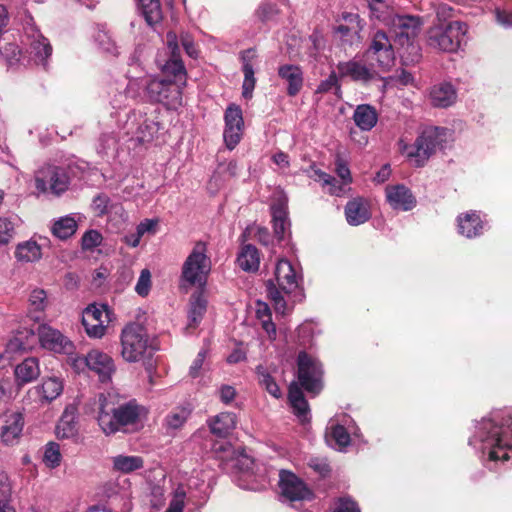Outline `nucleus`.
<instances>
[{
  "label": "nucleus",
  "mask_w": 512,
  "mask_h": 512,
  "mask_svg": "<svg viewBox=\"0 0 512 512\" xmlns=\"http://www.w3.org/2000/svg\"><path fill=\"white\" fill-rule=\"evenodd\" d=\"M435 11L439 23H446V20L450 19L453 15L452 7L447 4L437 5Z\"/></svg>",
  "instance_id": "nucleus-62"
},
{
  "label": "nucleus",
  "mask_w": 512,
  "mask_h": 512,
  "mask_svg": "<svg viewBox=\"0 0 512 512\" xmlns=\"http://www.w3.org/2000/svg\"><path fill=\"white\" fill-rule=\"evenodd\" d=\"M206 357V351L201 350L195 360L193 361L192 365L190 366L189 374L191 377L195 378L199 376L200 370L202 369L204 360Z\"/></svg>",
  "instance_id": "nucleus-61"
},
{
  "label": "nucleus",
  "mask_w": 512,
  "mask_h": 512,
  "mask_svg": "<svg viewBox=\"0 0 512 512\" xmlns=\"http://www.w3.org/2000/svg\"><path fill=\"white\" fill-rule=\"evenodd\" d=\"M445 131L444 128L427 127L419 134L413 145L400 140V149L414 166L422 167L444 141Z\"/></svg>",
  "instance_id": "nucleus-4"
},
{
  "label": "nucleus",
  "mask_w": 512,
  "mask_h": 512,
  "mask_svg": "<svg viewBox=\"0 0 512 512\" xmlns=\"http://www.w3.org/2000/svg\"><path fill=\"white\" fill-rule=\"evenodd\" d=\"M185 498V490L182 487H178L175 490L173 499L171 500L169 507L165 512H183Z\"/></svg>",
  "instance_id": "nucleus-57"
},
{
  "label": "nucleus",
  "mask_w": 512,
  "mask_h": 512,
  "mask_svg": "<svg viewBox=\"0 0 512 512\" xmlns=\"http://www.w3.org/2000/svg\"><path fill=\"white\" fill-rule=\"evenodd\" d=\"M77 433L75 409L73 407L66 408L56 427L57 437L60 439H70L75 437Z\"/></svg>",
  "instance_id": "nucleus-34"
},
{
  "label": "nucleus",
  "mask_w": 512,
  "mask_h": 512,
  "mask_svg": "<svg viewBox=\"0 0 512 512\" xmlns=\"http://www.w3.org/2000/svg\"><path fill=\"white\" fill-rule=\"evenodd\" d=\"M70 177L66 168L47 165L35 173V187L39 194L60 195L68 189Z\"/></svg>",
  "instance_id": "nucleus-8"
},
{
  "label": "nucleus",
  "mask_w": 512,
  "mask_h": 512,
  "mask_svg": "<svg viewBox=\"0 0 512 512\" xmlns=\"http://www.w3.org/2000/svg\"><path fill=\"white\" fill-rule=\"evenodd\" d=\"M29 305L32 311L42 312L47 306V296L43 289H34L29 297Z\"/></svg>",
  "instance_id": "nucleus-53"
},
{
  "label": "nucleus",
  "mask_w": 512,
  "mask_h": 512,
  "mask_svg": "<svg viewBox=\"0 0 512 512\" xmlns=\"http://www.w3.org/2000/svg\"><path fill=\"white\" fill-rule=\"evenodd\" d=\"M115 471L128 474L143 467L144 461L140 456L117 455L112 458Z\"/></svg>",
  "instance_id": "nucleus-42"
},
{
  "label": "nucleus",
  "mask_w": 512,
  "mask_h": 512,
  "mask_svg": "<svg viewBox=\"0 0 512 512\" xmlns=\"http://www.w3.org/2000/svg\"><path fill=\"white\" fill-rule=\"evenodd\" d=\"M335 165H336V173L339 176V178L341 179V182L344 185L348 186L352 181V177H351L350 169H349L347 163L344 161V159H342L340 156H338L336 158Z\"/></svg>",
  "instance_id": "nucleus-58"
},
{
  "label": "nucleus",
  "mask_w": 512,
  "mask_h": 512,
  "mask_svg": "<svg viewBox=\"0 0 512 512\" xmlns=\"http://www.w3.org/2000/svg\"><path fill=\"white\" fill-rule=\"evenodd\" d=\"M237 263L244 271H257L260 265V256L257 248L251 244L244 245L237 257Z\"/></svg>",
  "instance_id": "nucleus-36"
},
{
  "label": "nucleus",
  "mask_w": 512,
  "mask_h": 512,
  "mask_svg": "<svg viewBox=\"0 0 512 512\" xmlns=\"http://www.w3.org/2000/svg\"><path fill=\"white\" fill-rule=\"evenodd\" d=\"M256 372L259 384L265 388L270 395L275 398H279L281 396V390L267 369L260 365L257 367Z\"/></svg>",
  "instance_id": "nucleus-46"
},
{
  "label": "nucleus",
  "mask_w": 512,
  "mask_h": 512,
  "mask_svg": "<svg viewBox=\"0 0 512 512\" xmlns=\"http://www.w3.org/2000/svg\"><path fill=\"white\" fill-rule=\"evenodd\" d=\"M16 218L0 217V244H7L14 236Z\"/></svg>",
  "instance_id": "nucleus-51"
},
{
  "label": "nucleus",
  "mask_w": 512,
  "mask_h": 512,
  "mask_svg": "<svg viewBox=\"0 0 512 512\" xmlns=\"http://www.w3.org/2000/svg\"><path fill=\"white\" fill-rule=\"evenodd\" d=\"M429 97L433 106L446 108L455 103L457 93L451 84L440 83L431 88Z\"/></svg>",
  "instance_id": "nucleus-26"
},
{
  "label": "nucleus",
  "mask_w": 512,
  "mask_h": 512,
  "mask_svg": "<svg viewBox=\"0 0 512 512\" xmlns=\"http://www.w3.org/2000/svg\"><path fill=\"white\" fill-rule=\"evenodd\" d=\"M211 270V261L207 255V245L199 241L182 265L181 278L191 286H204Z\"/></svg>",
  "instance_id": "nucleus-6"
},
{
  "label": "nucleus",
  "mask_w": 512,
  "mask_h": 512,
  "mask_svg": "<svg viewBox=\"0 0 512 512\" xmlns=\"http://www.w3.org/2000/svg\"><path fill=\"white\" fill-rule=\"evenodd\" d=\"M353 120L362 131L372 130L378 121V114L374 107L368 104L358 105L353 114Z\"/></svg>",
  "instance_id": "nucleus-33"
},
{
  "label": "nucleus",
  "mask_w": 512,
  "mask_h": 512,
  "mask_svg": "<svg viewBox=\"0 0 512 512\" xmlns=\"http://www.w3.org/2000/svg\"><path fill=\"white\" fill-rule=\"evenodd\" d=\"M279 77L287 83L289 96L297 95L303 86V73L299 66L285 64L278 69Z\"/></svg>",
  "instance_id": "nucleus-23"
},
{
  "label": "nucleus",
  "mask_w": 512,
  "mask_h": 512,
  "mask_svg": "<svg viewBox=\"0 0 512 512\" xmlns=\"http://www.w3.org/2000/svg\"><path fill=\"white\" fill-rule=\"evenodd\" d=\"M458 232L467 237L473 238L481 234L483 223L480 216L475 212H468L458 216Z\"/></svg>",
  "instance_id": "nucleus-29"
},
{
  "label": "nucleus",
  "mask_w": 512,
  "mask_h": 512,
  "mask_svg": "<svg viewBox=\"0 0 512 512\" xmlns=\"http://www.w3.org/2000/svg\"><path fill=\"white\" fill-rule=\"evenodd\" d=\"M191 414V409L186 406H179L174 408L166 417H165V426L170 430L180 429L184 423L187 421L188 417Z\"/></svg>",
  "instance_id": "nucleus-45"
},
{
  "label": "nucleus",
  "mask_w": 512,
  "mask_h": 512,
  "mask_svg": "<svg viewBox=\"0 0 512 512\" xmlns=\"http://www.w3.org/2000/svg\"><path fill=\"white\" fill-rule=\"evenodd\" d=\"M297 364L298 379L301 386L309 393H319L322 389L323 375L322 366L319 361L306 352H300Z\"/></svg>",
  "instance_id": "nucleus-9"
},
{
  "label": "nucleus",
  "mask_w": 512,
  "mask_h": 512,
  "mask_svg": "<svg viewBox=\"0 0 512 512\" xmlns=\"http://www.w3.org/2000/svg\"><path fill=\"white\" fill-rule=\"evenodd\" d=\"M38 337L43 348L55 353H71L75 346L71 340L64 336L59 330L48 325H41L38 328Z\"/></svg>",
  "instance_id": "nucleus-17"
},
{
  "label": "nucleus",
  "mask_w": 512,
  "mask_h": 512,
  "mask_svg": "<svg viewBox=\"0 0 512 512\" xmlns=\"http://www.w3.org/2000/svg\"><path fill=\"white\" fill-rule=\"evenodd\" d=\"M27 38L29 40V54L31 59L36 64L44 65L47 58L52 53V47L49 41L33 27L27 32Z\"/></svg>",
  "instance_id": "nucleus-20"
},
{
  "label": "nucleus",
  "mask_w": 512,
  "mask_h": 512,
  "mask_svg": "<svg viewBox=\"0 0 512 512\" xmlns=\"http://www.w3.org/2000/svg\"><path fill=\"white\" fill-rule=\"evenodd\" d=\"M274 278L275 282H267V292L276 313L285 315L289 308L284 295L291 294L299 287L300 276L290 261L280 259L275 267Z\"/></svg>",
  "instance_id": "nucleus-3"
},
{
  "label": "nucleus",
  "mask_w": 512,
  "mask_h": 512,
  "mask_svg": "<svg viewBox=\"0 0 512 512\" xmlns=\"http://www.w3.org/2000/svg\"><path fill=\"white\" fill-rule=\"evenodd\" d=\"M333 512H359L356 503L350 499H340Z\"/></svg>",
  "instance_id": "nucleus-64"
},
{
  "label": "nucleus",
  "mask_w": 512,
  "mask_h": 512,
  "mask_svg": "<svg viewBox=\"0 0 512 512\" xmlns=\"http://www.w3.org/2000/svg\"><path fill=\"white\" fill-rule=\"evenodd\" d=\"M332 88H338V79L335 73L330 74L326 80L322 81L316 92L324 93L330 91Z\"/></svg>",
  "instance_id": "nucleus-63"
},
{
  "label": "nucleus",
  "mask_w": 512,
  "mask_h": 512,
  "mask_svg": "<svg viewBox=\"0 0 512 512\" xmlns=\"http://www.w3.org/2000/svg\"><path fill=\"white\" fill-rule=\"evenodd\" d=\"M474 441L480 442L479 448L489 460H507L508 451L512 448V413H497L491 419H483Z\"/></svg>",
  "instance_id": "nucleus-2"
},
{
  "label": "nucleus",
  "mask_w": 512,
  "mask_h": 512,
  "mask_svg": "<svg viewBox=\"0 0 512 512\" xmlns=\"http://www.w3.org/2000/svg\"><path fill=\"white\" fill-rule=\"evenodd\" d=\"M224 121L225 126L244 127L241 108L235 104L229 105L225 111Z\"/></svg>",
  "instance_id": "nucleus-49"
},
{
  "label": "nucleus",
  "mask_w": 512,
  "mask_h": 512,
  "mask_svg": "<svg viewBox=\"0 0 512 512\" xmlns=\"http://www.w3.org/2000/svg\"><path fill=\"white\" fill-rule=\"evenodd\" d=\"M77 230V222L72 216H65L57 220L53 227V234L59 239H67L71 237Z\"/></svg>",
  "instance_id": "nucleus-44"
},
{
  "label": "nucleus",
  "mask_w": 512,
  "mask_h": 512,
  "mask_svg": "<svg viewBox=\"0 0 512 512\" xmlns=\"http://www.w3.org/2000/svg\"><path fill=\"white\" fill-rule=\"evenodd\" d=\"M108 311L105 306H88L82 315V324L89 337L101 338L106 332L108 322Z\"/></svg>",
  "instance_id": "nucleus-18"
},
{
  "label": "nucleus",
  "mask_w": 512,
  "mask_h": 512,
  "mask_svg": "<svg viewBox=\"0 0 512 512\" xmlns=\"http://www.w3.org/2000/svg\"><path fill=\"white\" fill-rule=\"evenodd\" d=\"M137 128L133 132L136 140L140 143L150 142L159 130V124L154 119L147 117L146 114H133Z\"/></svg>",
  "instance_id": "nucleus-25"
},
{
  "label": "nucleus",
  "mask_w": 512,
  "mask_h": 512,
  "mask_svg": "<svg viewBox=\"0 0 512 512\" xmlns=\"http://www.w3.org/2000/svg\"><path fill=\"white\" fill-rule=\"evenodd\" d=\"M420 25L421 22L418 17L395 15L391 21L395 43L402 47L412 45L419 32Z\"/></svg>",
  "instance_id": "nucleus-13"
},
{
  "label": "nucleus",
  "mask_w": 512,
  "mask_h": 512,
  "mask_svg": "<svg viewBox=\"0 0 512 512\" xmlns=\"http://www.w3.org/2000/svg\"><path fill=\"white\" fill-rule=\"evenodd\" d=\"M345 216L347 222L352 226H358L370 218L368 203L363 198H354L350 200L345 207Z\"/></svg>",
  "instance_id": "nucleus-24"
},
{
  "label": "nucleus",
  "mask_w": 512,
  "mask_h": 512,
  "mask_svg": "<svg viewBox=\"0 0 512 512\" xmlns=\"http://www.w3.org/2000/svg\"><path fill=\"white\" fill-rule=\"evenodd\" d=\"M341 20H350V25L340 23L335 29V31L340 34L341 38L350 43H353L355 39H359V33L362 30L359 15L343 12L341 14Z\"/></svg>",
  "instance_id": "nucleus-30"
},
{
  "label": "nucleus",
  "mask_w": 512,
  "mask_h": 512,
  "mask_svg": "<svg viewBox=\"0 0 512 512\" xmlns=\"http://www.w3.org/2000/svg\"><path fill=\"white\" fill-rule=\"evenodd\" d=\"M95 42L105 52L116 55L117 47L105 29L98 28L94 34Z\"/></svg>",
  "instance_id": "nucleus-48"
},
{
  "label": "nucleus",
  "mask_w": 512,
  "mask_h": 512,
  "mask_svg": "<svg viewBox=\"0 0 512 512\" xmlns=\"http://www.w3.org/2000/svg\"><path fill=\"white\" fill-rule=\"evenodd\" d=\"M366 56L371 62L375 61L382 71H387L393 66L395 60L394 50L386 33L377 31L373 35Z\"/></svg>",
  "instance_id": "nucleus-11"
},
{
  "label": "nucleus",
  "mask_w": 512,
  "mask_h": 512,
  "mask_svg": "<svg viewBox=\"0 0 512 512\" xmlns=\"http://www.w3.org/2000/svg\"><path fill=\"white\" fill-rule=\"evenodd\" d=\"M89 370L97 373L101 381H106L111 378L115 371L113 359L106 353L93 349L88 352Z\"/></svg>",
  "instance_id": "nucleus-21"
},
{
  "label": "nucleus",
  "mask_w": 512,
  "mask_h": 512,
  "mask_svg": "<svg viewBox=\"0 0 512 512\" xmlns=\"http://www.w3.org/2000/svg\"><path fill=\"white\" fill-rule=\"evenodd\" d=\"M145 414V408L135 400L120 402L114 394L99 395L97 420L106 435L136 427Z\"/></svg>",
  "instance_id": "nucleus-1"
},
{
  "label": "nucleus",
  "mask_w": 512,
  "mask_h": 512,
  "mask_svg": "<svg viewBox=\"0 0 512 512\" xmlns=\"http://www.w3.org/2000/svg\"><path fill=\"white\" fill-rule=\"evenodd\" d=\"M37 391L42 400L51 402L56 399L63 391V381L60 377L52 376L43 380Z\"/></svg>",
  "instance_id": "nucleus-39"
},
{
  "label": "nucleus",
  "mask_w": 512,
  "mask_h": 512,
  "mask_svg": "<svg viewBox=\"0 0 512 512\" xmlns=\"http://www.w3.org/2000/svg\"><path fill=\"white\" fill-rule=\"evenodd\" d=\"M151 349L146 329L139 323L126 325L121 332V356L129 363L143 359Z\"/></svg>",
  "instance_id": "nucleus-7"
},
{
  "label": "nucleus",
  "mask_w": 512,
  "mask_h": 512,
  "mask_svg": "<svg viewBox=\"0 0 512 512\" xmlns=\"http://www.w3.org/2000/svg\"><path fill=\"white\" fill-rule=\"evenodd\" d=\"M207 309V299L203 291H196L190 297L188 308V325L189 328H196L201 322Z\"/></svg>",
  "instance_id": "nucleus-28"
},
{
  "label": "nucleus",
  "mask_w": 512,
  "mask_h": 512,
  "mask_svg": "<svg viewBox=\"0 0 512 512\" xmlns=\"http://www.w3.org/2000/svg\"><path fill=\"white\" fill-rule=\"evenodd\" d=\"M288 399L294 414L300 421H307L309 419V406L297 383H292L289 386Z\"/></svg>",
  "instance_id": "nucleus-31"
},
{
  "label": "nucleus",
  "mask_w": 512,
  "mask_h": 512,
  "mask_svg": "<svg viewBox=\"0 0 512 512\" xmlns=\"http://www.w3.org/2000/svg\"><path fill=\"white\" fill-rule=\"evenodd\" d=\"M42 256L40 245L37 242L28 240L19 243L16 247L15 257L20 262H35Z\"/></svg>",
  "instance_id": "nucleus-41"
},
{
  "label": "nucleus",
  "mask_w": 512,
  "mask_h": 512,
  "mask_svg": "<svg viewBox=\"0 0 512 512\" xmlns=\"http://www.w3.org/2000/svg\"><path fill=\"white\" fill-rule=\"evenodd\" d=\"M236 415L231 412H222L209 422L210 430L218 437H226L236 427Z\"/></svg>",
  "instance_id": "nucleus-32"
},
{
  "label": "nucleus",
  "mask_w": 512,
  "mask_h": 512,
  "mask_svg": "<svg viewBox=\"0 0 512 512\" xmlns=\"http://www.w3.org/2000/svg\"><path fill=\"white\" fill-rule=\"evenodd\" d=\"M310 177L316 181L321 182L322 186L327 188V191L331 195L342 196L346 192L347 186L344 185L341 180L339 181L333 176L319 169H312V174Z\"/></svg>",
  "instance_id": "nucleus-38"
},
{
  "label": "nucleus",
  "mask_w": 512,
  "mask_h": 512,
  "mask_svg": "<svg viewBox=\"0 0 512 512\" xmlns=\"http://www.w3.org/2000/svg\"><path fill=\"white\" fill-rule=\"evenodd\" d=\"M256 58V51L254 49H247L241 53L242 71L244 73V80L242 84V95L246 99H250L255 88L256 79L254 76V68L252 61Z\"/></svg>",
  "instance_id": "nucleus-22"
},
{
  "label": "nucleus",
  "mask_w": 512,
  "mask_h": 512,
  "mask_svg": "<svg viewBox=\"0 0 512 512\" xmlns=\"http://www.w3.org/2000/svg\"><path fill=\"white\" fill-rule=\"evenodd\" d=\"M494 14L497 24L505 29L512 28V12L497 8L495 9Z\"/></svg>",
  "instance_id": "nucleus-59"
},
{
  "label": "nucleus",
  "mask_w": 512,
  "mask_h": 512,
  "mask_svg": "<svg viewBox=\"0 0 512 512\" xmlns=\"http://www.w3.org/2000/svg\"><path fill=\"white\" fill-rule=\"evenodd\" d=\"M286 202V199L282 197L271 206L274 233L279 239L284 238L286 231L290 227Z\"/></svg>",
  "instance_id": "nucleus-27"
},
{
  "label": "nucleus",
  "mask_w": 512,
  "mask_h": 512,
  "mask_svg": "<svg viewBox=\"0 0 512 512\" xmlns=\"http://www.w3.org/2000/svg\"><path fill=\"white\" fill-rule=\"evenodd\" d=\"M150 288L151 273L148 269H143L136 283L135 291L139 296L145 297L149 294Z\"/></svg>",
  "instance_id": "nucleus-54"
},
{
  "label": "nucleus",
  "mask_w": 512,
  "mask_h": 512,
  "mask_svg": "<svg viewBox=\"0 0 512 512\" xmlns=\"http://www.w3.org/2000/svg\"><path fill=\"white\" fill-rule=\"evenodd\" d=\"M0 54L10 66L14 65L20 60V50L14 43H8L1 47Z\"/></svg>",
  "instance_id": "nucleus-55"
},
{
  "label": "nucleus",
  "mask_w": 512,
  "mask_h": 512,
  "mask_svg": "<svg viewBox=\"0 0 512 512\" xmlns=\"http://www.w3.org/2000/svg\"><path fill=\"white\" fill-rule=\"evenodd\" d=\"M242 133L243 127L225 126L223 138L225 145L229 150H232L237 146L241 140Z\"/></svg>",
  "instance_id": "nucleus-52"
},
{
  "label": "nucleus",
  "mask_w": 512,
  "mask_h": 512,
  "mask_svg": "<svg viewBox=\"0 0 512 512\" xmlns=\"http://www.w3.org/2000/svg\"><path fill=\"white\" fill-rule=\"evenodd\" d=\"M102 239V235L98 231L89 230L82 237V248L92 250L101 244Z\"/></svg>",
  "instance_id": "nucleus-56"
},
{
  "label": "nucleus",
  "mask_w": 512,
  "mask_h": 512,
  "mask_svg": "<svg viewBox=\"0 0 512 512\" xmlns=\"http://www.w3.org/2000/svg\"><path fill=\"white\" fill-rule=\"evenodd\" d=\"M467 26L460 21L438 23L427 32V43L430 47L444 52H455L461 46Z\"/></svg>",
  "instance_id": "nucleus-5"
},
{
  "label": "nucleus",
  "mask_w": 512,
  "mask_h": 512,
  "mask_svg": "<svg viewBox=\"0 0 512 512\" xmlns=\"http://www.w3.org/2000/svg\"><path fill=\"white\" fill-rule=\"evenodd\" d=\"M146 90L152 101L160 102L168 109H177L182 105L181 89L171 81L152 79L147 84Z\"/></svg>",
  "instance_id": "nucleus-10"
},
{
  "label": "nucleus",
  "mask_w": 512,
  "mask_h": 512,
  "mask_svg": "<svg viewBox=\"0 0 512 512\" xmlns=\"http://www.w3.org/2000/svg\"><path fill=\"white\" fill-rule=\"evenodd\" d=\"M254 466V460L246 454H240L234 460V467L241 472L243 478L239 486L247 490L258 491L267 486V480L264 475L254 473Z\"/></svg>",
  "instance_id": "nucleus-16"
},
{
  "label": "nucleus",
  "mask_w": 512,
  "mask_h": 512,
  "mask_svg": "<svg viewBox=\"0 0 512 512\" xmlns=\"http://www.w3.org/2000/svg\"><path fill=\"white\" fill-rule=\"evenodd\" d=\"M24 417L18 411H7L0 417V439L6 446L17 445L22 436Z\"/></svg>",
  "instance_id": "nucleus-15"
},
{
  "label": "nucleus",
  "mask_w": 512,
  "mask_h": 512,
  "mask_svg": "<svg viewBox=\"0 0 512 512\" xmlns=\"http://www.w3.org/2000/svg\"><path fill=\"white\" fill-rule=\"evenodd\" d=\"M279 489L280 495L288 501L310 500L313 493L305 482L294 473L281 470L279 472Z\"/></svg>",
  "instance_id": "nucleus-12"
},
{
  "label": "nucleus",
  "mask_w": 512,
  "mask_h": 512,
  "mask_svg": "<svg viewBox=\"0 0 512 512\" xmlns=\"http://www.w3.org/2000/svg\"><path fill=\"white\" fill-rule=\"evenodd\" d=\"M385 194L387 202L393 209L409 211L416 205V198L404 184L386 186Z\"/></svg>",
  "instance_id": "nucleus-19"
},
{
  "label": "nucleus",
  "mask_w": 512,
  "mask_h": 512,
  "mask_svg": "<svg viewBox=\"0 0 512 512\" xmlns=\"http://www.w3.org/2000/svg\"><path fill=\"white\" fill-rule=\"evenodd\" d=\"M61 453H60V447L55 442H50L46 445L45 452H44V463L49 468H56L61 463Z\"/></svg>",
  "instance_id": "nucleus-47"
},
{
  "label": "nucleus",
  "mask_w": 512,
  "mask_h": 512,
  "mask_svg": "<svg viewBox=\"0 0 512 512\" xmlns=\"http://www.w3.org/2000/svg\"><path fill=\"white\" fill-rule=\"evenodd\" d=\"M327 442L337 450H343L350 444V435L342 425L332 424L326 434Z\"/></svg>",
  "instance_id": "nucleus-43"
},
{
  "label": "nucleus",
  "mask_w": 512,
  "mask_h": 512,
  "mask_svg": "<svg viewBox=\"0 0 512 512\" xmlns=\"http://www.w3.org/2000/svg\"><path fill=\"white\" fill-rule=\"evenodd\" d=\"M139 9L150 25H156L163 19V11L159 0H138Z\"/></svg>",
  "instance_id": "nucleus-40"
},
{
  "label": "nucleus",
  "mask_w": 512,
  "mask_h": 512,
  "mask_svg": "<svg viewBox=\"0 0 512 512\" xmlns=\"http://www.w3.org/2000/svg\"><path fill=\"white\" fill-rule=\"evenodd\" d=\"M67 355V364L76 373H84L89 370L88 354L79 355L73 350L71 353H65Z\"/></svg>",
  "instance_id": "nucleus-50"
},
{
  "label": "nucleus",
  "mask_w": 512,
  "mask_h": 512,
  "mask_svg": "<svg viewBox=\"0 0 512 512\" xmlns=\"http://www.w3.org/2000/svg\"><path fill=\"white\" fill-rule=\"evenodd\" d=\"M40 374L38 361L30 357L18 364L15 368V377L18 383L26 384L35 380Z\"/></svg>",
  "instance_id": "nucleus-37"
},
{
  "label": "nucleus",
  "mask_w": 512,
  "mask_h": 512,
  "mask_svg": "<svg viewBox=\"0 0 512 512\" xmlns=\"http://www.w3.org/2000/svg\"><path fill=\"white\" fill-rule=\"evenodd\" d=\"M338 71L342 77H350L354 81L367 82L372 77V72L364 65L356 61L339 63Z\"/></svg>",
  "instance_id": "nucleus-35"
},
{
  "label": "nucleus",
  "mask_w": 512,
  "mask_h": 512,
  "mask_svg": "<svg viewBox=\"0 0 512 512\" xmlns=\"http://www.w3.org/2000/svg\"><path fill=\"white\" fill-rule=\"evenodd\" d=\"M158 225V221L155 219H145L141 221L137 227L136 231L139 233L141 237H143L145 234H155L156 228Z\"/></svg>",
  "instance_id": "nucleus-60"
},
{
  "label": "nucleus",
  "mask_w": 512,
  "mask_h": 512,
  "mask_svg": "<svg viewBox=\"0 0 512 512\" xmlns=\"http://www.w3.org/2000/svg\"><path fill=\"white\" fill-rule=\"evenodd\" d=\"M167 48L169 50V57L166 59L158 54L156 63L158 67L167 74H172L179 80L185 75V67L179 58V46L177 35L174 32H168L166 35Z\"/></svg>",
  "instance_id": "nucleus-14"
}]
</instances>
